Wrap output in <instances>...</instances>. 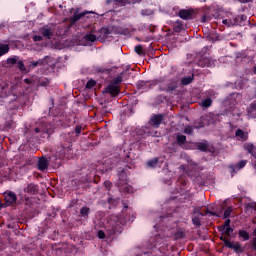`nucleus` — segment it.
<instances>
[{
  "mask_svg": "<svg viewBox=\"0 0 256 256\" xmlns=\"http://www.w3.org/2000/svg\"><path fill=\"white\" fill-rule=\"evenodd\" d=\"M143 85H145V81H140V82L138 83V87H143Z\"/></svg>",
  "mask_w": 256,
  "mask_h": 256,
  "instance_id": "nucleus-54",
  "label": "nucleus"
},
{
  "mask_svg": "<svg viewBox=\"0 0 256 256\" xmlns=\"http://www.w3.org/2000/svg\"><path fill=\"white\" fill-rule=\"evenodd\" d=\"M200 105L201 107H205L207 109L208 107H211V105H213V100L211 98H206L201 101Z\"/></svg>",
  "mask_w": 256,
  "mask_h": 256,
  "instance_id": "nucleus-23",
  "label": "nucleus"
},
{
  "mask_svg": "<svg viewBox=\"0 0 256 256\" xmlns=\"http://www.w3.org/2000/svg\"><path fill=\"white\" fill-rule=\"evenodd\" d=\"M84 39L89 43H94V41H97V36H95L94 34L88 33L84 36Z\"/></svg>",
  "mask_w": 256,
  "mask_h": 256,
  "instance_id": "nucleus-26",
  "label": "nucleus"
},
{
  "mask_svg": "<svg viewBox=\"0 0 256 256\" xmlns=\"http://www.w3.org/2000/svg\"><path fill=\"white\" fill-rule=\"evenodd\" d=\"M238 235L243 241H249V232L247 230H239Z\"/></svg>",
  "mask_w": 256,
  "mask_h": 256,
  "instance_id": "nucleus-25",
  "label": "nucleus"
},
{
  "mask_svg": "<svg viewBox=\"0 0 256 256\" xmlns=\"http://www.w3.org/2000/svg\"><path fill=\"white\" fill-rule=\"evenodd\" d=\"M245 165H247V160H242V161L238 162V164L232 170L233 173H235V169H237L239 171V169H243V167H245Z\"/></svg>",
  "mask_w": 256,
  "mask_h": 256,
  "instance_id": "nucleus-28",
  "label": "nucleus"
},
{
  "mask_svg": "<svg viewBox=\"0 0 256 256\" xmlns=\"http://www.w3.org/2000/svg\"><path fill=\"white\" fill-rule=\"evenodd\" d=\"M220 239H221V241L224 242V245H225V241H229V239H227V237H221Z\"/></svg>",
  "mask_w": 256,
  "mask_h": 256,
  "instance_id": "nucleus-56",
  "label": "nucleus"
},
{
  "mask_svg": "<svg viewBox=\"0 0 256 256\" xmlns=\"http://www.w3.org/2000/svg\"><path fill=\"white\" fill-rule=\"evenodd\" d=\"M246 209L249 211V209H255V204H253V203H248L247 205H246Z\"/></svg>",
  "mask_w": 256,
  "mask_h": 256,
  "instance_id": "nucleus-50",
  "label": "nucleus"
},
{
  "mask_svg": "<svg viewBox=\"0 0 256 256\" xmlns=\"http://www.w3.org/2000/svg\"><path fill=\"white\" fill-rule=\"evenodd\" d=\"M119 179L125 183L127 181V173L125 170L119 172Z\"/></svg>",
  "mask_w": 256,
  "mask_h": 256,
  "instance_id": "nucleus-37",
  "label": "nucleus"
},
{
  "mask_svg": "<svg viewBox=\"0 0 256 256\" xmlns=\"http://www.w3.org/2000/svg\"><path fill=\"white\" fill-rule=\"evenodd\" d=\"M252 248L256 251V237L252 240Z\"/></svg>",
  "mask_w": 256,
  "mask_h": 256,
  "instance_id": "nucleus-52",
  "label": "nucleus"
},
{
  "mask_svg": "<svg viewBox=\"0 0 256 256\" xmlns=\"http://www.w3.org/2000/svg\"><path fill=\"white\" fill-rule=\"evenodd\" d=\"M17 68L19 69V71H21L22 73L27 71V68L25 67V63H23V61H18L17 62Z\"/></svg>",
  "mask_w": 256,
  "mask_h": 256,
  "instance_id": "nucleus-35",
  "label": "nucleus"
},
{
  "mask_svg": "<svg viewBox=\"0 0 256 256\" xmlns=\"http://www.w3.org/2000/svg\"><path fill=\"white\" fill-rule=\"evenodd\" d=\"M185 29V26L183 25V22L177 20L173 23V31L175 33H181Z\"/></svg>",
  "mask_w": 256,
  "mask_h": 256,
  "instance_id": "nucleus-17",
  "label": "nucleus"
},
{
  "mask_svg": "<svg viewBox=\"0 0 256 256\" xmlns=\"http://www.w3.org/2000/svg\"><path fill=\"white\" fill-rule=\"evenodd\" d=\"M235 137L238 139V141H247V139H249V132L239 128L235 132Z\"/></svg>",
  "mask_w": 256,
  "mask_h": 256,
  "instance_id": "nucleus-7",
  "label": "nucleus"
},
{
  "mask_svg": "<svg viewBox=\"0 0 256 256\" xmlns=\"http://www.w3.org/2000/svg\"><path fill=\"white\" fill-rule=\"evenodd\" d=\"M121 189H123V191L126 193H131V191H133V188L131 186H127V184H121Z\"/></svg>",
  "mask_w": 256,
  "mask_h": 256,
  "instance_id": "nucleus-41",
  "label": "nucleus"
},
{
  "mask_svg": "<svg viewBox=\"0 0 256 256\" xmlns=\"http://www.w3.org/2000/svg\"><path fill=\"white\" fill-rule=\"evenodd\" d=\"M251 0H243V3H249Z\"/></svg>",
  "mask_w": 256,
  "mask_h": 256,
  "instance_id": "nucleus-60",
  "label": "nucleus"
},
{
  "mask_svg": "<svg viewBox=\"0 0 256 256\" xmlns=\"http://www.w3.org/2000/svg\"><path fill=\"white\" fill-rule=\"evenodd\" d=\"M0 210H1V204H0Z\"/></svg>",
  "mask_w": 256,
  "mask_h": 256,
  "instance_id": "nucleus-62",
  "label": "nucleus"
},
{
  "mask_svg": "<svg viewBox=\"0 0 256 256\" xmlns=\"http://www.w3.org/2000/svg\"><path fill=\"white\" fill-rule=\"evenodd\" d=\"M229 225H231V220L230 219H227L223 225V228L225 227H230Z\"/></svg>",
  "mask_w": 256,
  "mask_h": 256,
  "instance_id": "nucleus-51",
  "label": "nucleus"
},
{
  "mask_svg": "<svg viewBox=\"0 0 256 256\" xmlns=\"http://www.w3.org/2000/svg\"><path fill=\"white\" fill-rule=\"evenodd\" d=\"M183 133H185V135H193V127L192 126H186L183 130Z\"/></svg>",
  "mask_w": 256,
  "mask_h": 256,
  "instance_id": "nucleus-38",
  "label": "nucleus"
},
{
  "mask_svg": "<svg viewBox=\"0 0 256 256\" xmlns=\"http://www.w3.org/2000/svg\"><path fill=\"white\" fill-rule=\"evenodd\" d=\"M98 238L99 239H105V232L103 230L98 231Z\"/></svg>",
  "mask_w": 256,
  "mask_h": 256,
  "instance_id": "nucleus-48",
  "label": "nucleus"
},
{
  "mask_svg": "<svg viewBox=\"0 0 256 256\" xmlns=\"http://www.w3.org/2000/svg\"><path fill=\"white\" fill-rule=\"evenodd\" d=\"M24 193H28V195H37V193H39V186L30 183L24 188Z\"/></svg>",
  "mask_w": 256,
  "mask_h": 256,
  "instance_id": "nucleus-9",
  "label": "nucleus"
},
{
  "mask_svg": "<svg viewBox=\"0 0 256 256\" xmlns=\"http://www.w3.org/2000/svg\"><path fill=\"white\" fill-rule=\"evenodd\" d=\"M176 239H183L185 237V232L183 231H178L175 233Z\"/></svg>",
  "mask_w": 256,
  "mask_h": 256,
  "instance_id": "nucleus-44",
  "label": "nucleus"
},
{
  "mask_svg": "<svg viewBox=\"0 0 256 256\" xmlns=\"http://www.w3.org/2000/svg\"><path fill=\"white\" fill-rule=\"evenodd\" d=\"M159 163V158H154L147 162L148 167H157V164Z\"/></svg>",
  "mask_w": 256,
  "mask_h": 256,
  "instance_id": "nucleus-32",
  "label": "nucleus"
},
{
  "mask_svg": "<svg viewBox=\"0 0 256 256\" xmlns=\"http://www.w3.org/2000/svg\"><path fill=\"white\" fill-rule=\"evenodd\" d=\"M40 33L44 39H53V36L55 35V26L45 25L40 28Z\"/></svg>",
  "mask_w": 256,
  "mask_h": 256,
  "instance_id": "nucleus-1",
  "label": "nucleus"
},
{
  "mask_svg": "<svg viewBox=\"0 0 256 256\" xmlns=\"http://www.w3.org/2000/svg\"><path fill=\"white\" fill-rule=\"evenodd\" d=\"M222 23L226 25V27H235V25H239V17L230 14L228 18L222 20Z\"/></svg>",
  "mask_w": 256,
  "mask_h": 256,
  "instance_id": "nucleus-4",
  "label": "nucleus"
},
{
  "mask_svg": "<svg viewBox=\"0 0 256 256\" xmlns=\"http://www.w3.org/2000/svg\"><path fill=\"white\" fill-rule=\"evenodd\" d=\"M248 115L252 118H256V102L250 104V107L248 108Z\"/></svg>",
  "mask_w": 256,
  "mask_h": 256,
  "instance_id": "nucleus-20",
  "label": "nucleus"
},
{
  "mask_svg": "<svg viewBox=\"0 0 256 256\" xmlns=\"http://www.w3.org/2000/svg\"><path fill=\"white\" fill-rule=\"evenodd\" d=\"M18 61H19V56H14V57L7 59L8 65H16V63H18Z\"/></svg>",
  "mask_w": 256,
  "mask_h": 256,
  "instance_id": "nucleus-29",
  "label": "nucleus"
},
{
  "mask_svg": "<svg viewBox=\"0 0 256 256\" xmlns=\"http://www.w3.org/2000/svg\"><path fill=\"white\" fill-rule=\"evenodd\" d=\"M38 65H47V57L39 59L37 61H30L29 69H35Z\"/></svg>",
  "mask_w": 256,
  "mask_h": 256,
  "instance_id": "nucleus-12",
  "label": "nucleus"
},
{
  "mask_svg": "<svg viewBox=\"0 0 256 256\" xmlns=\"http://www.w3.org/2000/svg\"><path fill=\"white\" fill-rule=\"evenodd\" d=\"M244 149L252 155V157L256 158V146L253 143H246L244 145Z\"/></svg>",
  "mask_w": 256,
  "mask_h": 256,
  "instance_id": "nucleus-15",
  "label": "nucleus"
},
{
  "mask_svg": "<svg viewBox=\"0 0 256 256\" xmlns=\"http://www.w3.org/2000/svg\"><path fill=\"white\" fill-rule=\"evenodd\" d=\"M49 167V162L47 161V158L42 157L38 161V169L39 171H45Z\"/></svg>",
  "mask_w": 256,
  "mask_h": 256,
  "instance_id": "nucleus-16",
  "label": "nucleus"
},
{
  "mask_svg": "<svg viewBox=\"0 0 256 256\" xmlns=\"http://www.w3.org/2000/svg\"><path fill=\"white\" fill-rule=\"evenodd\" d=\"M198 149L200 151H207V149H209V145H207L206 143H199L198 144Z\"/></svg>",
  "mask_w": 256,
  "mask_h": 256,
  "instance_id": "nucleus-40",
  "label": "nucleus"
},
{
  "mask_svg": "<svg viewBox=\"0 0 256 256\" xmlns=\"http://www.w3.org/2000/svg\"><path fill=\"white\" fill-rule=\"evenodd\" d=\"M194 13L195 12L193 10L182 9L179 11L178 17H180V19L189 20V19H193Z\"/></svg>",
  "mask_w": 256,
  "mask_h": 256,
  "instance_id": "nucleus-8",
  "label": "nucleus"
},
{
  "mask_svg": "<svg viewBox=\"0 0 256 256\" xmlns=\"http://www.w3.org/2000/svg\"><path fill=\"white\" fill-rule=\"evenodd\" d=\"M34 132H35V133H41V129H40V128H35V129H34Z\"/></svg>",
  "mask_w": 256,
  "mask_h": 256,
  "instance_id": "nucleus-58",
  "label": "nucleus"
},
{
  "mask_svg": "<svg viewBox=\"0 0 256 256\" xmlns=\"http://www.w3.org/2000/svg\"><path fill=\"white\" fill-rule=\"evenodd\" d=\"M213 64V59L209 56H201L198 60L199 67H212Z\"/></svg>",
  "mask_w": 256,
  "mask_h": 256,
  "instance_id": "nucleus-6",
  "label": "nucleus"
},
{
  "mask_svg": "<svg viewBox=\"0 0 256 256\" xmlns=\"http://www.w3.org/2000/svg\"><path fill=\"white\" fill-rule=\"evenodd\" d=\"M42 85H49V81L42 83Z\"/></svg>",
  "mask_w": 256,
  "mask_h": 256,
  "instance_id": "nucleus-59",
  "label": "nucleus"
},
{
  "mask_svg": "<svg viewBox=\"0 0 256 256\" xmlns=\"http://www.w3.org/2000/svg\"><path fill=\"white\" fill-rule=\"evenodd\" d=\"M95 85H97V82H95V80H89L86 83V89H93V87H95Z\"/></svg>",
  "mask_w": 256,
  "mask_h": 256,
  "instance_id": "nucleus-39",
  "label": "nucleus"
},
{
  "mask_svg": "<svg viewBox=\"0 0 256 256\" xmlns=\"http://www.w3.org/2000/svg\"><path fill=\"white\" fill-rule=\"evenodd\" d=\"M254 74L256 75V65H255V67H254Z\"/></svg>",
  "mask_w": 256,
  "mask_h": 256,
  "instance_id": "nucleus-61",
  "label": "nucleus"
},
{
  "mask_svg": "<svg viewBox=\"0 0 256 256\" xmlns=\"http://www.w3.org/2000/svg\"><path fill=\"white\" fill-rule=\"evenodd\" d=\"M153 13L154 12L151 9H144V10L141 11V15L143 17H149V16L153 15Z\"/></svg>",
  "mask_w": 256,
  "mask_h": 256,
  "instance_id": "nucleus-34",
  "label": "nucleus"
},
{
  "mask_svg": "<svg viewBox=\"0 0 256 256\" xmlns=\"http://www.w3.org/2000/svg\"><path fill=\"white\" fill-rule=\"evenodd\" d=\"M219 120L218 114H209L205 117V121L208 122V125H215L217 121Z\"/></svg>",
  "mask_w": 256,
  "mask_h": 256,
  "instance_id": "nucleus-13",
  "label": "nucleus"
},
{
  "mask_svg": "<svg viewBox=\"0 0 256 256\" xmlns=\"http://www.w3.org/2000/svg\"><path fill=\"white\" fill-rule=\"evenodd\" d=\"M194 127H195V129H201V128H203V127H205V122L203 121V118H200L199 120H196L195 122H194Z\"/></svg>",
  "mask_w": 256,
  "mask_h": 256,
  "instance_id": "nucleus-27",
  "label": "nucleus"
},
{
  "mask_svg": "<svg viewBox=\"0 0 256 256\" xmlns=\"http://www.w3.org/2000/svg\"><path fill=\"white\" fill-rule=\"evenodd\" d=\"M71 140L65 136H62V141H61V147L62 149H65L66 151H69L72 147Z\"/></svg>",
  "mask_w": 256,
  "mask_h": 256,
  "instance_id": "nucleus-14",
  "label": "nucleus"
},
{
  "mask_svg": "<svg viewBox=\"0 0 256 256\" xmlns=\"http://www.w3.org/2000/svg\"><path fill=\"white\" fill-rule=\"evenodd\" d=\"M75 133H76V135H81V126L80 125H76Z\"/></svg>",
  "mask_w": 256,
  "mask_h": 256,
  "instance_id": "nucleus-49",
  "label": "nucleus"
},
{
  "mask_svg": "<svg viewBox=\"0 0 256 256\" xmlns=\"http://www.w3.org/2000/svg\"><path fill=\"white\" fill-rule=\"evenodd\" d=\"M177 81H171L168 83L167 88H166V93H172V91H175L177 89Z\"/></svg>",
  "mask_w": 256,
  "mask_h": 256,
  "instance_id": "nucleus-19",
  "label": "nucleus"
},
{
  "mask_svg": "<svg viewBox=\"0 0 256 256\" xmlns=\"http://www.w3.org/2000/svg\"><path fill=\"white\" fill-rule=\"evenodd\" d=\"M231 213H233V208L232 207H228L223 215L224 219H229V217H231Z\"/></svg>",
  "mask_w": 256,
  "mask_h": 256,
  "instance_id": "nucleus-33",
  "label": "nucleus"
},
{
  "mask_svg": "<svg viewBox=\"0 0 256 256\" xmlns=\"http://www.w3.org/2000/svg\"><path fill=\"white\" fill-rule=\"evenodd\" d=\"M225 247L228 249H233L235 253H243V248H241V243L239 242H231L230 240H225Z\"/></svg>",
  "mask_w": 256,
  "mask_h": 256,
  "instance_id": "nucleus-5",
  "label": "nucleus"
},
{
  "mask_svg": "<svg viewBox=\"0 0 256 256\" xmlns=\"http://www.w3.org/2000/svg\"><path fill=\"white\" fill-rule=\"evenodd\" d=\"M193 214L194 215H198V216H201V215H203L202 213H201V208H197V207H195L194 209H193Z\"/></svg>",
  "mask_w": 256,
  "mask_h": 256,
  "instance_id": "nucleus-46",
  "label": "nucleus"
},
{
  "mask_svg": "<svg viewBox=\"0 0 256 256\" xmlns=\"http://www.w3.org/2000/svg\"><path fill=\"white\" fill-rule=\"evenodd\" d=\"M32 39H33L34 42L43 41V36L35 35V36H33Z\"/></svg>",
  "mask_w": 256,
  "mask_h": 256,
  "instance_id": "nucleus-47",
  "label": "nucleus"
},
{
  "mask_svg": "<svg viewBox=\"0 0 256 256\" xmlns=\"http://www.w3.org/2000/svg\"><path fill=\"white\" fill-rule=\"evenodd\" d=\"M201 21H202V23H206L207 22V16H202Z\"/></svg>",
  "mask_w": 256,
  "mask_h": 256,
  "instance_id": "nucleus-53",
  "label": "nucleus"
},
{
  "mask_svg": "<svg viewBox=\"0 0 256 256\" xmlns=\"http://www.w3.org/2000/svg\"><path fill=\"white\" fill-rule=\"evenodd\" d=\"M106 3L107 5H109V3H113L114 5H117V3H119L120 5H125V3H127V0H107Z\"/></svg>",
  "mask_w": 256,
  "mask_h": 256,
  "instance_id": "nucleus-31",
  "label": "nucleus"
},
{
  "mask_svg": "<svg viewBox=\"0 0 256 256\" xmlns=\"http://www.w3.org/2000/svg\"><path fill=\"white\" fill-rule=\"evenodd\" d=\"M104 186H105L106 189H108V191H109V190H111V187H113V184L111 183V181L106 180V181L104 182Z\"/></svg>",
  "mask_w": 256,
  "mask_h": 256,
  "instance_id": "nucleus-45",
  "label": "nucleus"
},
{
  "mask_svg": "<svg viewBox=\"0 0 256 256\" xmlns=\"http://www.w3.org/2000/svg\"><path fill=\"white\" fill-rule=\"evenodd\" d=\"M192 223H193V225H196V227H201V218H200V216H194L193 218H192Z\"/></svg>",
  "mask_w": 256,
  "mask_h": 256,
  "instance_id": "nucleus-30",
  "label": "nucleus"
},
{
  "mask_svg": "<svg viewBox=\"0 0 256 256\" xmlns=\"http://www.w3.org/2000/svg\"><path fill=\"white\" fill-rule=\"evenodd\" d=\"M4 199L6 205L11 207V205H15V203H17V194L13 191H6L4 192Z\"/></svg>",
  "mask_w": 256,
  "mask_h": 256,
  "instance_id": "nucleus-2",
  "label": "nucleus"
},
{
  "mask_svg": "<svg viewBox=\"0 0 256 256\" xmlns=\"http://www.w3.org/2000/svg\"><path fill=\"white\" fill-rule=\"evenodd\" d=\"M9 53V44H0V57Z\"/></svg>",
  "mask_w": 256,
  "mask_h": 256,
  "instance_id": "nucleus-21",
  "label": "nucleus"
},
{
  "mask_svg": "<svg viewBox=\"0 0 256 256\" xmlns=\"http://www.w3.org/2000/svg\"><path fill=\"white\" fill-rule=\"evenodd\" d=\"M85 15H87V11L81 13L75 12L73 17L70 18V27H73L77 21H81Z\"/></svg>",
  "mask_w": 256,
  "mask_h": 256,
  "instance_id": "nucleus-10",
  "label": "nucleus"
},
{
  "mask_svg": "<svg viewBox=\"0 0 256 256\" xmlns=\"http://www.w3.org/2000/svg\"><path fill=\"white\" fill-rule=\"evenodd\" d=\"M193 79H195L193 74L191 76L184 77L181 79V84L182 85H191V83H193Z\"/></svg>",
  "mask_w": 256,
  "mask_h": 256,
  "instance_id": "nucleus-22",
  "label": "nucleus"
},
{
  "mask_svg": "<svg viewBox=\"0 0 256 256\" xmlns=\"http://www.w3.org/2000/svg\"><path fill=\"white\" fill-rule=\"evenodd\" d=\"M91 212V209H89V207H82L80 209V217H84L87 218L89 217V213Z\"/></svg>",
  "mask_w": 256,
  "mask_h": 256,
  "instance_id": "nucleus-24",
  "label": "nucleus"
},
{
  "mask_svg": "<svg viewBox=\"0 0 256 256\" xmlns=\"http://www.w3.org/2000/svg\"><path fill=\"white\" fill-rule=\"evenodd\" d=\"M163 119H165V116L163 114H155L150 119V125L151 127H155V129H159V126L161 123H163Z\"/></svg>",
  "mask_w": 256,
  "mask_h": 256,
  "instance_id": "nucleus-3",
  "label": "nucleus"
},
{
  "mask_svg": "<svg viewBox=\"0 0 256 256\" xmlns=\"http://www.w3.org/2000/svg\"><path fill=\"white\" fill-rule=\"evenodd\" d=\"M207 214H208V215H214V216H215V215H217V212H211V211L208 210V211H207Z\"/></svg>",
  "mask_w": 256,
  "mask_h": 256,
  "instance_id": "nucleus-55",
  "label": "nucleus"
},
{
  "mask_svg": "<svg viewBox=\"0 0 256 256\" xmlns=\"http://www.w3.org/2000/svg\"><path fill=\"white\" fill-rule=\"evenodd\" d=\"M224 229V233L227 237L231 236V233H233V228H231L230 226L223 228Z\"/></svg>",
  "mask_w": 256,
  "mask_h": 256,
  "instance_id": "nucleus-43",
  "label": "nucleus"
},
{
  "mask_svg": "<svg viewBox=\"0 0 256 256\" xmlns=\"http://www.w3.org/2000/svg\"><path fill=\"white\" fill-rule=\"evenodd\" d=\"M24 81H25V83H27L28 85H31V79H25Z\"/></svg>",
  "mask_w": 256,
  "mask_h": 256,
  "instance_id": "nucleus-57",
  "label": "nucleus"
},
{
  "mask_svg": "<svg viewBox=\"0 0 256 256\" xmlns=\"http://www.w3.org/2000/svg\"><path fill=\"white\" fill-rule=\"evenodd\" d=\"M121 81H123V76L120 74L110 84L118 86Z\"/></svg>",
  "mask_w": 256,
  "mask_h": 256,
  "instance_id": "nucleus-36",
  "label": "nucleus"
},
{
  "mask_svg": "<svg viewBox=\"0 0 256 256\" xmlns=\"http://www.w3.org/2000/svg\"><path fill=\"white\" fill-rule=\"evenodd\" d=\"M106 93H109L111 97H117L119 95V86L110 83L106 88Z\"/></svg>",
  "mask_w": 256,
  "mask_h": 256,
  "instance_id": "nucleus-11",
  "label": "nucleus"
},
{
  "mask_svg": "<svg viewBox=\"0 0 256 256\" xmlns=\"http://www.w3.org/2000/svg\"><path fill=\"white\" fill-rule=\"evenodd\" d=\"M176 143L179 147H183L187 143V136L178 133L176 135Z\"/></svg>",
  "mask_w": 256,
  "mask_h": 256,
  "instance_id": "nucleus-18",
  "label": "nucleus"
},
{
  "mask_svg": "<svg viewBox=\"0 0 256 256\" xmlns=\"http://www.w3.org/2000/svg\"><path fill=\"white\" fill-rule=\"evenodd\" d=\"M135 51L138 55H143L145 52L143 51V46L142 45H137L135 47Z\"/></svg>",
  "mask_w": 256,
  "mask_h": 256,
  "instance_id": "nucleus-42",
  "label": "nucleus"
}]
</instances>
